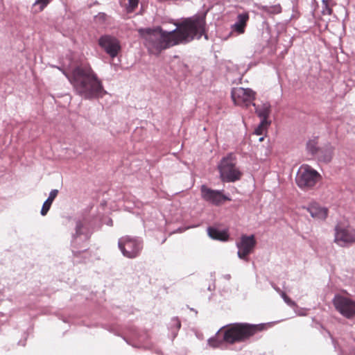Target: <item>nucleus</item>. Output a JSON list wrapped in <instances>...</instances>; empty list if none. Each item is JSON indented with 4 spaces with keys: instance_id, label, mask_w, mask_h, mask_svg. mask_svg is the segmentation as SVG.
<instances>
[{
    "instance_id": "obj_18",
    "label": "nucleus",
    "mask_w": 355,
    "mask_h": 355,
    "mask_svg": "<svg viewBox=\"0 0 355 355\" xmlns=\"http://www.w3.org/2000/svg\"><path fill=\"white\" fill-rule=\"evenodd\" d=\"M58 193V189H53L50 191L49 196L48 198L46 200V201L44 202L42 209H41V214L42 216L46 215L49 210L50 209V207H51L54 199L56 198Z\"/></svg>"
},
{
    "instance_id": "obj_9",
    "label": "nucleus",
    "mask_w": 355,
    "mask_h": 355,
    "mask_svg": "<svg viewBox=\"0 0 355 355\" xmlns=\"http://www.w3.org/2000/svg\"><path fill=\"white\" fill-rule=\"evenodd\" d=\"M231 96L234 104L248 107L253 103L255 92L250 88L236 87L232 89Z\"/></svg>"
},
{
    "instance_id": "obj_13",
    "label": "nucleus",
    "mask_w": 355,
    "mask_h": 355,
    "mask_svg": "<svg viewBox=\"0 0 355 355\" xmlns=\"http://www.w3.org/2000/svg\"><path fill=\"white\" fill-rule=\"evenodd\" d=\"M302 208L309 211L311 217L316 220H324L328 215L327 208L321 207L316 202H312L309 206H304Z\"/></svg>"
},
{
    "instance_id": "obj_8",
    "label": "nucleus",
    "mask_w": 355,
    "mask_h": 355,
    "mask_svg": "<svg viewBox=\"0 0 355 355\" xmlns=\"http://www.w3.org/2000/svg\"><path fill=\"white\" fill-rule=\"evenodd\" d=\"M332 302L336 309L345 318H350L355 315V301L340 295H336Z\"/></svg>"
},
{
    "instance_id": "obj_16",
    "label": "nucleus",
    "mask_w": 355,
    "mask_h": 355,
    "mask_svg": "<svg viewBox=\"0 0 355 355\" xmlns=\"http://www.w3.org/2000/svg\"><path fill=\"white\" fill-rule=\"evenodd\" d=\"M249 19V15L243 12L238 15L236 22L232 25V30L238 34H243Z\"/></svg>"
},
{
    "instance_id": "obj_10",
    "label": "nucleus",
    "mask_w": 355,
    "mask_h": 355,
    "mask_svg": "<svg viewBox=\"0 0 355 355\" xmlns=\"http://www.w3.org/2000/svg\"><path fill=\"white\" fill-rule=\"evenodd\" d=\"M98 44L112 58L117 56L121 49L119 40L110 35H102Z\"/></svg>"
},
{
    "instance_id": "obj_4",
    "label": "nucleus",
    "mask_w": 355,
    "mask_h": 355,
    "mask_svg": "<svg viewBox=\"0 0 355 355\" xmlns=\"http://www.w3.org/2000/svg\"><path fill=\"white\" fill-rule=\"evenodd\" d=\"M218 168L223 182H234L241 178L242 173L236 166L235 159L231 155L223 157Z\"/></svg>"
},
{
    "instance_id": "obj_5",
    "label": "nucleus",
    "mask_w": 355,
    "mask_h": 355,
    "mask_svg": "<svg viewBox=\"0 0 355 355\" xmlns=\"http://www.w3.org/2000/svg\"><path fill=\"white\" fill-rule=\"evenodd\" d=\"M320 173L309 165H302L295 178L296 184L302 189L313 187L320 180Z\"/></svg>"
},
{
    "instance_id": "obj_19",
    "label": "nucleus",
    "mask_w": 355,
    "mask_h": 355,
    "mask_svg": "<svg viewBox=\"0 0 355 355\" xmlns=\"http://www.w3.org/2000/svg\"><path fill=\"white\" fill-rule=\"evenodd\" d=\"M252 105L255 107L258 116L261 118V121H268L270 105L268 103H264L261 107H257L255 103H252Z\"/></svg>"
},
{
    "instance_id": "obj_21",
    "label": "nucleus",
    "mask_w": 355,
    "mask_h": 355,
    "mask_svg": "<svg viewBox=\"0 0 355 355\" xmlns=\"http://www.w3.org/2000/svg\"><path fill=\"white\" fill-rule=\"evenodd\" d=\"M268 125L269 123L268 121H261L259 126L255 128L254 133L257 135H262Z\"/></svg>"
},
{
    "instance_id": "obj_29",
    "label": "nucleus",
    "mask_w": 355,
    "mask_h": 355,
    "mask_svg": "<svg viewBox=\"0 0 355 355\" xmlns=\"http://www.w3.org/2000/svg\"><path fill=\"white\" fill-rule=\"evenodd\" d=\"M279 295H281L284 300L288 297L287 295L284 291L281 292Z\"/></svg>"
},
{
    "instance_id": "obj_27",
    "label": "nucleus",
    "mask_w": 355,
    "mask_h": 355,
    "mask_svg": "<svg viewBox=\"0 0 355 355\" xmlns=\"http://www.w3.org/2000/svg\"><path fill=\"white\" fill-rule=\"evenodd\" d=\"M209 344L212 346L213 347H217L219 346V342L216 341L215 339H209Z\"/></svg>"
},
{
    "instance_id": "obj_1",
    "label": "nucleus",
    "mask_w": 355,
    "mask_h": 355,
    "mask_svg": "<svg viewBox=\"0 0 355 355\" xmlns=\"http://www.w3.org/2000/svg\"><path fill=\"white\" fill-rule=\"evenodd\" d=\"M175 26L176 28L171 31H164L160 27L138 31L150 54L159 55L162 51L173 46L200 39L205 33V20L204 17H193Z\"/></svg>"
},
{
    "instance_id": "obj_31",
    "label": "nucleus",
    "mask_w": 355,
    "mask_h": 355,
    "mask_svg": "<svg viewBox=\"0 0 355 355\" xmlns=\"http://www.w3.org/2000/svg\"><path fill=\"white\" fill-rule=\"evenodd\" d=\"M263 139V137H261V138L259 139V141H262Z\"/></svg>"
},
{
    "instance_id": "obj_23",
    "label": "nucleus",
    "mask_w": 355,
    "mask_h": 355,
    "mask_svg": "<svg viewBox=\"0 0 355 355\" xmlns=\"http://www.w3.org/2000/svg\"><path fill=\"white\" fill-rule=\"evenodd\" d=\"M128 5L127 6V10L129 12H132L138 6L139 0H128Z\"/></svg>"
},
{
    "instance_id": "obj_20",
    "label": "nucleus",
    "mask_w": 355,
    "mask_h": 355,
    "mask_svg": "<svg viewBox=\"0 0 355 355\" xmlns=\"http://www.w3.org/2000/svg\"><path fill=\"white\" fill-rule=\"evenodd\" d=\"M318 142L317 138L310 139L306 143V150L312 155H315L318 154L320 150V148H318Z\"/></svg>"
},
{
    "instance_id": "obj_12",
    "label": "nucleus",
    "mask_w": 355,
    "mask_h": 355,
    "mask_svg": "<svg viewBox=\"0 0 355 355\" xmlns=\"http://www.w3.org/2000/svg\"><path fill=\"white\" fill-rule=\"evenodd\" d=\"M200 191L202 198L214 205H220L225 200H231V198L223 195L221 191L213 190L205 185L201 186Z\"/></svg>"
},
{
    "instance_id": "obj_11",
    "label": "nucleus",
    "mask_w": 355,
    "mask_h": 355,
    "mask_svg": "<svg viewBox=\"0 0 355 355\" xmlns=\"http://www.w3.org/2000/svg\"><path fill=\"white\" fill-rule=\"evenodd\" d=\"M256 245L255 237L253 234L247 236L242 235L239 242L236 243L238 248L237 255L239 258L243 260H248V256L250 254Z\"/></svg>"
},
{
    "instance_id": "obj_22",
    "label": "nucleus",
    "mask_w": 355,
    "mask_h": 355,
    "mask_svg": "<svg viewBox=\"0 0 355 355\" xmlns=\"http://www.w3.org/2000/svg\"><path fill=\"white\" fill-rule=\"evenodd\" d=\"M50 0H36L34 6L39 5L38 11L41 12L49 3Z\"/></svg>"
},
{
    "instance_id": "obj_26",
    "label": "nucleus",
    "mask_w": 355,
    "mask_h": 355,
    "mask_svg": "<svg viewBox=\"0 0 355 355\" xmlns=\"http://www.w3.org/2000/svg\"><path fill=\"white\" fill-rule=\"evenodd\" d=\"M284 301L285 302V303H286L288 306L291 307H294L296 306V303L288 297H287V298H286Z\"/></svg>"
},
{
    "instance_id": "obj_30",
    "label": "nucleus",
    "mask_w": 355,
    "mask_h": 355,
    "mask_svg": "<svg viewBox=\"0 0 355 355\" xmlns=\"http://www.w3.org/2000/svg\"><path fill=\"white\" fill-rule=\"evenodd\" d=\"M177 323H178V328H180V322L177 320Z\"/></svg>"
},
{
    "instance_id": "obj_25",
    "label": "nucleus",
    "mask_w": 355,
    "mask_h": 355,
    "mask_svg": "<svg viewBox=\"0 0 355 355\" xmlns=\"http://www.w3.org/2000/svg\"><path fill=\"white\" fill-rule=\"evenodd\" d=\"M95 18L97 21H105L107 19V15L105 13L101 12V13H98L95 17Z\"/></svg>"
},
{
    "instance_id": "obj_3",
    "label": "nucleus",
    "mask_w": 355,
    "mask_h": 355,
    "mask_svg": "<svg viewBox=\"0 0 355 355\" xmlns=\"http://www.w3.org/2000/svg\"><path fill=\"white\" fill-rule=\"evenodd\" d=\"M263 329V324L236 323L225 331L223 340L230 344L243 342L257 332L261 331Z\"/></svg>"
},
{
    "instance_id": "obj_15",
    "label": "nucleus",
    "mask_w": 355,
    "mask_h": 355,
    "mask_svg": "<svg viewBox=\"0 0 355 355\" xmlns=\"http://www.w3.org/2000/svg\"><path fill=\"white\" fill-rule=\"evenodd\" d=\"M91 232L85 227L83 222L78 220L76 225V232L72 236V243H76L78 238L83 241H87L89 239Z\"/></svg>"
},
{
    "instance_id": "obj_24",
    "label": "nucleus",
    "mask_w": 355,
    "mask_h": 355,
    "mask_svg": "<svg viewBox=\"0 0 355 355\" xmlns=\"http://www.w3.org/2000/svg\"><path fill=\"white\" fill-rule=\"evenodd\" d=\"M322 3L324 5V6L322 8V15H330L331 14V12H332L331 8L327 5V2L325 0L322 1Z\"/></svg>"
},
{
    "instance_id": "obj_17",
    "label": "nucleus",
    "mask_w": 355,
    "mask_h": 355,
    "mask_svg": "<svg viewBox=\"0 0 355 355\" xmlns=\"http://www.w3.org/2000/svg\"><path fill=\"white\" fill-rule=\"evenodd\" d=\"M207 233L213 239L226 241L229 239V234L227 230H219L216 228L209 227L207 228Z\"/></svg>"
},
{
    "instance_id": "obj_7",
    "label": "nucleus",
    "mask_w": 355,
    "mask_h": 355,
    "mask_svg": "<svg viewBox=\"0 0 355 355\" xmlns=\"http://www.w3.org/2000/svg\"><path fill=\"white\" fill-rule=\"evenodd\" d=\"M334 230V242L338 245L347 247L355 243V229L349 225L338 223Z\"/></svg>"
},
{
    "instance_id": "obj_14",
    "label": "nucleus",
    "mask_w": 355,
    "mask_h": 355,
    "mask_svg": "<svg viewBox=\"0 0 355 355\" xmlns=\"http://www.w3.org/2000/svg\"><path fill=\"white\" fill-rule=\"evenodd\" d=\"M335 148L330 143H327L322 148H320L317 158L319 162L329 163L334 156Z\"/></svg>"
},
{
    "instance_id": "obj_2",
    "label": "nucleus",
    "mask_w": 355,
    "mask_h": 355,
    "mask_svg": "<svg viewBox=\"0 0 355 355\" xmlns=\"http://www.w3.org/2000/svg\"><path fill=\"white\" fill-rule=\"evenodd\" d=\"M63 73L73 85L76 92L86 99L102 97L106 92L101 81L89 65L74 68L71 75Z\"/></svg>"
},
{
    "instance_id": "obj_28",
    "label": "nucleus",
    "mask_w": 355,
    "mask_h": 355,
    "mask_svg": "<svg viewBox=\"0 0 355 355\" xmlns=\"http://www.w3.org/2000/svg\"><path fill=\"white\" fill-rule=\"evenodd\" d=\"M272 288L278 293H281V292H282V291H281V289L277 287L275 284H274L273 283L271 284Z\"/></svg>"
},
{
    "instance_id": "obj_6",
    "label": "nucleus",
    "mask_w": 355,
    "mask_h": 355,
    "mask_svg": "<svg viewBox=\"0 0 355 355\" xmlns=\"http://www.w3.org/2000/svg\"><path fill=\"white\" fill-rule=\"evenodd\" d=\"M118 247L124 257L135 259L139 255L143 244L138 238L124 236L119 239Z\"/></svg>"
}]
</instances>
